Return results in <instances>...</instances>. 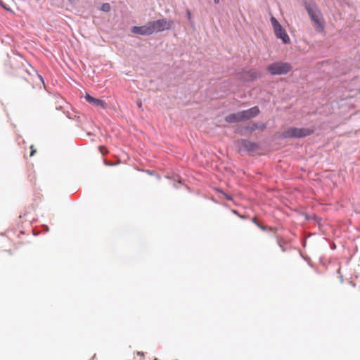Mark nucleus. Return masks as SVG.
Wrapping results in <instances>:
<instances>
[{
  "label": "nucleus",
  "mask_w": 360,
  "mask_h": 360,
  "mask_svg": "<svg viewBox=\"0 0 360 360\" xmlns=\"http://www.w3.org/2000/svg\"><path fill=\"white\" fill-rule=\"evenodd\" d=\"M302 4L306 9L314 30L321 32L324 30L323 16L319 6L314 0H303Z\"/></svg>",
  "instance_id": "1"
},
{
  "label": "nucleus",
  "mask_w": 360,
  "mask_h": 360,
  "mask_svg": "<svg viewBox=\"0 0 360 360\" xmlns=\"http://www.w3.org/2000/svg\"><path fill=\"white\" fill-rule=\"evenodd\" d=\"M314 133V129L309 128H298L290 127L283 131V139H303L311 136Z\"/></svg>",
  "instance_id": "2"
},
{
  "label": "nucleus",
  "mask_w": 360,
  "mask_h": 360,
  "mask_svg": "<svg viewBox=\"0 0 360 360\" xmlns=\"http://www.w3.org/2000/svg\"><path fill=\"white\" fill-rule=\"evenodd\" d=\"M292 69L288 62L276 61L266 66L267 72L271 75H283L290 72Z\"/></svg>",
  "instance_id": "3"
},
{
  "label": "nucleus",
  "mask_w": 360,
  "mask_h": 360,
  "mask_svg": "<svg viewBox=\"0 0 360 360\" xmlns=\"http://www.w3.org/2000/svg\"><path fill=\"white\" fill-rule=\"evenodd\" d=\"M271 22L276 37L280 39L284 44H289L290 39L285 30L282 27L280 22L273 16L271 18Z\"/></svg>",
  "instance_id": "4"
},
{
  "label": "nucleus",
  "mask_w": 360,
  "mask_h": 360,
  "mask_svg": "<svg viewBox=\"0 0 360 360\" xmlns=\"http://www.w3.org/2000/svg\"><path fill=\"white\" fill-rule=\"evenodd\" d=\"M149 22L150 28L153 30V33L155 32H162L171 28V25L166 18L149 21Z\"/></svg>",
  "instance_id": "5"
},
{
  "label": "nucleus",
  "mask_w": 360,
  "mask_h": 360,
  "mask_svg": "<svg viewBox=\"0 0 360 360\" xmlns=\"http://www.w3.org/2000/svg\"><path fill=\"white\" fill-rule=\"evenodd\" d=\"M242 121H247L257 117L260 110L258 106L252 107L248 110L240 111Z\"/></svg>",
  "instance_id": "6"
},
{
  "label": "nucleus",
  "mask_w": 360,
  "mask_h": 360,
  "mask_svg": "<svg viewBox=\"0 0 360 360\" xmlns=\"http://www.w3.org/2000/svg\"><path fill=\"white\" fill-rule=\"evenodd\" d=\"M131 32L134 34H140L142 36H148L153 34V30L150 28L149 22L146 25L132 26L131 27Z\"/></svg>",
  "instance_id": "7"
},
{
  "label": "nucleus",
  "mask_w": 360,
  "mask_h": 360,
  "mask_svg": "<svg viewBox=\"0 0 360 360\" xmlns=\"http://www.w3.org/2000/svg\"><path fill=\"white\" fill-rule=\"evenodd\" d=\"M258 148L257 143L249 140L243 139L241 141V148L248 152H253Z\"/></svg>",
  "instance_id": "8"
},
{
  "label": "nucleus",
  "mask_w": 360,
  "mask_h": 360,
  "mask_svg": "<svg viewBox=\"0 0 360 360\" xmlns=\"http://www.w3.org/2000/svg\"><path fill=\"white\" fill-rule=\"evenodd\" d=\"M85 99L89 103H92L96 106H101L103 109L105 108V103L104 101L94 98L89 95V94H86Z\"/></svg>",
  "instance_id": "9"
},
{
  "label": "nucleus",
  "mask_w": 360,
  "mask_h": 360,
  "mask_svg": "<svg viewBox=\"0 0 360 360\" xmlns=\"http://www.w3.org/2000/svg\"><path fill=\"white\" fill-rule=\"evenodd\" d=\"M225 122L227 123H237L243 122L240 111L236 113H231L224 117Z\"/></svg>",
  "instance_id": "10"
},
{
  "label": "nucleus",
  "mask_w": 360,
  "mask_h": 360,
  "mask_svg": "<svg viewBox=\"0 0 360 360\" xmlns=\"http://www.w3.org/2000/svg\"><path fill=\"white\" fill-rule=\"evenodd\" d=\"M266 124H264V123H262V124L252 123L248 126H246L245 129L246 131L252 132V131H255L256 129L264 130L266 128Z\"/></svg>",
  "instance_id": "11"
},
{
  "label": "nucleus",
  "mask_w": 360,
  "mask_h": 360,
  "mask_svg": "<svg viewBox=\"0 0 360 360\" xmlns=\"http://www.w3.org/2000/svg\"><path fill=\"white\" fill-rule=\"evenodd\" d=\"M247 74L250 81H255L262 76L261 73L257 70H250Z\"/></svg>",
  "instance_id": "12"
},
{
  "label": "nucleus",
  "mask_w": 360,
  "mask_h": 360,
  "mask_svg": "<svg viewBox=\"0 0 360 360\" xmlns=\"http://www.w3.org/2000/svg\"><path fill=\"white\" fill-rule=\"evenodd\" d=\"M110 8V5L108 3H103L99 8V9L103 12H109Z\"/></svg>",
  "instance_id": "13"
},
{
  "label": "nucleus",
  "mask_w": 360,
  "mask_h": 360,
  "mask_svg": "<svg viewBox=\"0 0 360 360\" xmlns=\"http://www.w3.org/2000/svg\"><path fill=\"white\" fill-rule=\"evenodd\" d=\"M216 191H217L218 193H220L223 194L227 200L231 201V200H233V198H232V196H231V195L226 193H225V192H224L221 189H220V188H217V190H216Z\"/></svg>",
  "instance_id": "14"
},
{
  "label": "nucleus",
  "mask_w": 360,
  "mask_h": 360,
  "mask_svg": "<svg viewBox=\"0 0 360 360\" xmlns=\"http://www.w3.org/2000/svg\"><path fill=\"white\" fill-rule=\"evenodd\" d=\"M253 222L260 229H262V231H266L268 229V226H262L260 224H259L255 219H253Z\"/></svg>",
  "instance_id": "15"
},
{
  "label": "nucleus",
  "mask_w": 360,
  "mask_h": 360,
  "mask_svg": "<svg viewBox=\"0 0 360 360\" xmlns=\"http://www.w3.org/2000/svg\"><path fill=\"white\" fill-rule=\"evenodd\" d=\"M186 15H187L188 20L189 21H191V20H193V17H192V13L190 11V10H188V9L186 10Z\"/></svg>",
  "instance_id": "16"
},
{
  "label": "nucleus",
  "mask_w": 360,
  "mask_h": 360,
  "mask_svg": "<svg viewBox=\"0 0 360 360\" xmlns=\"http://www.w3.org/2000/svg\"><path fill=\"white\" fill-rule=\"evenodd\" d=\"M1 8H3L4 10H6L7 11L13 12L12 9L11 8L8 7L5 4L1 5Z\"/></svg>",
  "instance_id": "17"
},
{
  "label": "nucleus",
  "mask_w": 360,
  "mask_h": 360,
  "mask_svg": "<svg viewBox=\"0 0 360 360\" xmlns=\"http://www.w3.org/2000/svg\"><path fill=\"white\" fill-rule=\"evenodd\" d=\"M277 243H278V245L280 246V248H281V250H282L283 252H285V250L284 247L281 245V240H280L279 238H278V240H277Z\"/></svg>",
  "instance_id": "18"
},
{
  "label": "nucleus",
  "mask_w": 360,
  "mask_h": 360,
  "mask_svg": "<svg viewBox=\"0 0 360 360\" xmlns=\"http://www.w3.org/2000/svg\"><path fill=\"white\" fill-rule=\"evenodd\" d=\"M37 75H38V77L40 79V81L43 83L44 86H45L44 80L43 77L39 74H37Z\"/></svg>",
  "instance_id": "19"
},
{
  "label": "nucleus",
  "mask_w": 360,
  "mask_h": 360,
  "mask_svg": "<svg viewBox=\"0 0 360 360\" xmlns=\"http://www.w3.org/2000/svg\"><path fill=\"white\" fill-rule=\"evenodd\" d=\"M31 149H32V150L30 153V156H32L36 153V150H34L32 146H31Z\"/></svg>",
  "instance_id": "20"
},
{
  "label": "nucleus",
  "mask_w": 360,
  "mask_h": 360,
  "mask_svg": "<svg viewBox=\"0 0 360 360\" xmlns=\"http://www.w3.org/2000/svg\"><path fill=\"white\" fill-rule=\"evenodd\" d=\"M103 149H104V147H103V146H99V150H100V151H101V153L102 154H104V152H103Z\"/></svg>",
  "instance_id": "21"
},
{
  "label": "nucleus",
  "mask_w": 360,
  "mask_h": 360,
  "mask_svg": "<svg viewBox=\"0 0 360 360\" xmlns=\"http://www.w3.org/2000/svg\"><path fill=\"white\" fill-rule=\"evenodd\" d=\"M189 22H190L191 25L193 27H195V22H194L193 20H191V21H189Z\"/></svg>",
  "instance_id": "22"
},
{
  "label": "nucleus",
  "mask_w": 360,
  "mask_h": 360,
  "mask_svg": "<svg viewBox=\"0 0 360 360\" xmlns=\"http://www.w3.org/2000/svg\"><path fill=\"white\" fill-rule=\"evenodd\" d=\"M43 227L44 228L45 231H49V227L47 225H44Z\"/></svg>",
  "instance_id": "23"
},
{
  "label": "nucleus",
  "mask_w": 360,
  "mask_h": 360,
  "mask_svg": "<svg viewBox=\"0 0 360 360\" xmlns=\"http://www.w3.org/2000/svg\"><path fill=\"white\" fill-rule=\"evenodd\" d=\"M137 354H138V355H139V356H143V355H144L143 352H139L137 353Z\"/></svg>",
  "instance_id": "24"
},
{
  "label": "nucleus",
  "mask_w": 360,
  "mask_h": 360,
  "mask_svg": "<svg viewBox=\"0 0 360 360\" xmlns=\"http://www.w3.org/2000/svg\"><path fill=\"white\" fill-rule=\"evenodd\" d=\"M176 179H177L178 181H179L180 184H181V181H182L181 178V177H179V176H176Z\"/></svg>",
  "instance_id": "25"
},
{
  "label": "nucleus",
  "mask_w": 360,
  "mask_h": 360,
  "mask_svg": "<svg viewBox=\"0 0 360 360\" xmlns=\"http://www.w3.org/2000/svg\"><path fill=\"white\" fill-rule=\"evenodd\" d=\"M213 1H214V4H218L220 2V0H213Z\"/></svg>",
  "instance_id": "26"
},
{
  "label": "nucleus",
  "mask_w": 360,
  "mask_h": 360,
  "mask_svg": "<svg viewBox=\"0 0 360 360\" xmlns=\"http://www.w3.org/2000/svg\"><path fill=\"white\" fill-rule=\"evenodd\" d=\"M2 4H4V2H3L1 0H0V6H1V5H2Z\"/></svg>",
  "instance_id": "27"
},
{
  "label": "nucleus",
  "mask_w": 360,
  "mask_h": 360,
  "mask_svg": "<svg viewBox=\"0 0 360 360\" xmlns=\"http://www.w3.org/2000/svg\"><path fill=\"white\" fill-rule=\"evenodd\" d=\"M30 85H31L32 88L34 89V85L32 84H30Z\"/></svg>",
  "instance_id": "28"
}]
</instances>
